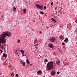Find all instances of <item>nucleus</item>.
I'll return each instance as SVG.
<instances>
[{
  "mask_svg": "<svg viewBox=\"0 0 77 77\" xmlns=\"http://www.w3.org/2000/svg\"><path fill=\"white\" fill-rule=\"evenodd\" d=\"M12 33L11 32L7 31L3 32L0 35V46L3 50H5L6 48V44H5L6 42L5 37L6 36H11Z\"/></svg>",
  "mask_w": 77,
  "mask_h": 77,
  "instance_id": "f257e3e1",
  "label": "nucleus"
},
{
  "mask_svg": "<svg viewBox=\"0 0 77 77\" xmlns=\"http://www.w3.org/2000/svg\"><path fill=\"white\" fill-rule=\"evenodd\" d=\"M47 69L48 70H51L53 68V62L50 61L48 63L47 65Z\"/></svg>",
  "mask_w": 77,
  "mask_h": 77,
  "instance_id": "f03ea898",
  "label": "nucleus"
},
{
  "mask_svg": "<svg viewBox=\"0 0 77 77\" xmlns=\"http://www.w3.org/2000/svg\"><path fill=\"white\" fill-rule=\"evenodd\" d=\"M35 6L37 8H39V9H41V10H42V9H43V7H44V6L42 5H40L38 4H36Z\"/></svg>",
  "mask_w": 77,
  "mask_h": 77,
  "instance_id": "7ed1b4c3",
  "label": "nucleus"
},
{
  "mask_svg": "<svg viewBox=\"0 0 77 77\" xmlns=\"http://www.w3.org/2000/svg\"><path fill=\"white\" fill-rule=\"evenodd\" d=\"M49 40L51 42H54L56 41V39H55L54 37H52L49 39Z\"/></svg>",
  "mask_w": 77,
  "mask_h": 77,
  "instance_id": "20e7f679",
  "label": "nucleus"
},
{
  "mask_svg": "<svg viewBox=\"0 0 77 77\" xmlns=\"http://www.w3.org/2000/svg\"><path fill=\"white\" fill-rule=\"evenodd\" d=\"M51 74L52 75H54L56 74V72L55 71L53 70L51 72Z\"/></svg>",
  "mask_w": 77,
  "mask_h": 77,
  "instance_id": "39448f33",
  "label": "nucleus"
},
{
  "mask_svg": "<svg viewBox=\"0 0 77 77\" xmlns=\"http://www.w3.org/2000/svg\"><path fill=\"white\" fill-rule=\"evenodd\" d=\"M42 72L41 70H39L37 72V74L38 75H41L42 74Z\"/></svg>",
  "mask_w": 77,
  "mask_h": 77,
  "instance_id": "423d86ee",
  "label": "nucleus"
},
{
  "mask_svg": "<svg viewBox=\"0 0 77 77\" xmlns=\"http://www.w3.org/2000/svg\"><path fill=\"white\" fill-rule=\"evenodd\" d=\"M48 45L51 48H53V45L52 44H49Z\"/></svg>",
  "mask_w": 77,
  "mask_h": 77,
  "instance_id": "0eeeda50",
  "label": "nucleus"
},
{
  "mask_svg": "<svg viewBox=\"0 0 77 77\" xmlns=\"http://www.w3.org/2000/svg\"><path fill=\"white\" fill-rule=\"evenodd\" d=\"M56 64L57 65H60V61L59 60H57L56 61Z\"/></svg>",
  "mask_w": 77,
  "mask_h": 77,
  "instance_id": "6e6552de",
  "label": "nucleus"
},
{
  "mask_svg": "<svg viewBox=\"0 0 77 77\" xmlns=\"http://www.w3.org/2000/svg\"><path fill=\"white\" fill-rule=\"evenodd\" d=\"M51 21H52L54 23H56V20L54 18H52L51 19Z\"/></svg>",
  "mask_w": 77,
  "mask_h": 77,
  "instance_id": "1a4fd4ad",
  "label": "nucleus"
},
{
  "mask_svg": "<svg viewBox=\"0 0 77 77\" xmlns=\"http://www.w3.org/2000/svg\"><path fill=\"white\" fill-rule=\"evenodd\" d=\"M14 52L15 53L16 55H18V51L16 50L14 51Z\"/></svg>",
  "mask_w": 77,
  "mask_h": 77,
  "instance_id": "9d476101",
  "label": "nucleus"
},
{
  "mask_svg": "<svg viewBox=\"0 0 77 77\" xmlns=\"http://www.w3.org/2000/svg\"><path fill=\"white\" fill-rule=\"evenodd\" d=\"M3 57H5V58H6V57H7V54H5V53H4Z\"/></svg>",
  "mask_w": 77,
  "mask_h": 77,
  "instance_id": "9b49d317",
  "label": "nucleus"
},
{
  "mask_svg": "<svg viewBox=\"0 0 77 77\" xmlns=\"http://www.w3.org/2000/svg\"><path fill=\"white\" fill-rule=\"evenodd\" d=\"M36 56L37 58H39L40 57V55L39 54H36Z\"/></svg>",
  "mask_w": 77,
  "mask_h": 77,
  "instance_id": "f8f14e48",
  "label": "nucleus"
},
{
  "mask_svg": "<svg viewBox=\"0 0 77 77\" xmlns=\"http://www.w3.org/2000/svg\"><path fill=\"white\" fill-rule=\"evenodd\" d=\"M26 63L28 65H29V64H30V62L29 61V60L27 59Z\"/></svg>",
  "mask_w": 77,
  "mask_h": 77,
  "instance_id": "ddd939ff",
  "label": "nucleus"
},
{
  "mask_svg": "<svg viewBox=\"0 0 77 77\" xmlns=\"http://www.w3.org/2000/svg\"><path fill=\"white\" fill-rule=\"evenodd\" d=\"M68 41V38H66L64 40V42L66 43L68 42V41Z\"/></svg>",
  "mask_w": 77,
  "mask_h": 77,
  "instance_id": "4468645a",
  "label": "nucleus"
},
{
  "mask_svg": "<svg viewBox=\"0 0 77 77\" xmlns=\"http://www.w3.org/2000/svg\"><path fill=\"white\" fill-rule=\"evenodd\" d=\"M44 64H45L46 63V62H48V60H47V59H46L45 60V61H44Z\"/></svg>",
  "mask_w": 77,
  "mask_h": 77,
  "instance_id": "2eb2a0df",
  "label": "nucleus"
},
{
  "mask_svg": "<svg viewBox=\"0 0 77 77\" xmlns=\"http://www.w3.org/2000/svg\"><path fill=\"white\" fill-rule=\"evenodd\" d=\"M20 52L22 54H24V51L23 50H20Z\"/></svg>",
  "mask_w": 77,
  "mask_h": 77,
  "instance_id": "dca6fc26",
  "label": "nucleus"
},
{
  "mask_svg": "<svg viewBox=\"0 0 77 77\" xmlns=\"http://www.w3.org/2000/svg\"><path fill=\"white\" fill-rule=\"evenodd\" d=\"M59 38H60V39H63V37L62 36L60 35L59 36Z\"/></svg>",
  "mask_w": 77,
  "mask_h": 77,
  "instance_id": "f3484780",
  "label": "nucleus"
},
{
  "mask_svg": "<svg viewBox=\"0 0 77 77\" xmlns=\"http://www.w3.org/2000/svg\"><path fill=\"white\" fill-rule=\"evenodd\" d=\"M22 63L23 65V66H25V65H26V63L24 62H23Z\"/></svg>",
  "mask_w": 77,
  "mask_h": 77,
  "instance_id": "a211bd4d",
  "label": "nucleus"
},
{
  "mask_svg": "<svg viewBox=\"0 0 77 77\" xmlns=\"http://www.w3.org/2000/svg\"><path fill=\"white\" fill-rule=\"evenodd\" d=\"M23 13H26V10L24 9L23 10Z\"/></svg>",
  "mask_w": 77,
  "mask_h": 77,
  "instance_id": "6ab92c4d",
  "label": "nucleus"
},
{
  "mask_svg": "<svg viewBox=\"0 0 77 77\" xmlns=\"http://www.w3.org/2000/svg\"><path fill=\"white\" fill-rule=\"evenodd\" d=\"M13 9L14 11H16V8L15 7H13Z\"/></svg>",
  "mask_w": 77,
  "mask_h": 77,
  "instance_id": "aec40b11",
  "label": "nucleus"
},
{
  "mask_svg": "<svg viewBox=\"0 0 77 77\" xmlns=\"http://www.w3.org/2000/svg\"><path fill=\"white\" fill-rule=\"evenodd\" d=\"M40 13L41 14H42V15H44V12H40Z\"/></svg>",
  "mask_w": 77,
  "mask_h": 77,
  "instance_id": "412c9836",
  "label": "nucleus"
},
{
  "mask_svg": "<svg viewBox=\"0 0 77 77\" xmlns=\"http://www.w3.org/2000/svg\"><path fill=\"white\" fill-rule=\"evenodd\" d=\"M62 45H65V43L64 42H63L62 43Z\"/></svg>",
  "mask_w": 77,
  "mask_h": 77,
  "instance_id": "4be33fe9",
  "label": "nucleus"
},
{
  "mask_svg": "<svg viewBox=\"0 0 77 77\" xmlns=\"http://www.w3.org/2000/svg\"><path fill=\"white\" fill-rule=\"evenodd\" d=\"M20 42H21V41H20V40H19L17 41V42H18V43H20Z\"/></svg>",
  "mask_w": 77,
  "mask_h": 77,
  "instance_id": "5701e85b",
  "label": "nucleus"
},
{
  "mask_svg": "<svg viewBox=\"0 0 77 77\" xmlns=\"http://www.w3.org/2000/svg\"><path fill=\"white\" fill-rule=\"evenodd\" d=\"M44 8L45 9L47 8V7L45 6L44 7Z\"/></svg>",
  "mask_w": 77,
  "mask_h": 77,
  "instance_id": "b1692460",
  "label": "nucleus"
},
{
  "mask_svg": "<svg viewBox=\"0 0 77 77\" xmlns=\"http://www.w3.org/2000/svg\"><path fill=\"white\" fill-rule=\"evenodd\" d=\"M0 51H1V53H3V51H2V50H0Z\"/></svg>",
  "mask_w": 77,
  "mask_h": 77,
  "instance_id": "393cba45",
  "label": "nucleus"
},
{
  "mask_svg": "<svg viewBox=\"0 0 77 77\" xmlns=\"http://www.w3.org/2000/svg\"><path fill=\"white\" fill-rule=\"evenodd\" d=\"M51 5H53V3L51 2Z\"/></svg>",
  "mask_w": 77,
  "mask_h": 77,
  "instance_id": "a878e982",
  "label": "nucleus"
},
{
  "mask_svg": "<svg viewBox=\"0 0 77 77\" xmlns=\"http://www.w3.org/2000/svg\"><path fill=\"white\" fill-rule=\"evenodd\" d=\"M59 73H60V72H57V74H59Z\"/></svg>",
  "mask_w": 77,
  "mask_h": 77,
  "instance_id": "bb28decb",
  "label": "nucleus"
},
{
  "mask_svg": "<svg viewBox=\"0 0 77 77\" xmlns=\"http://www.w3.org/2000/svg\"><path fill=\"white\" fill-rule=\"evenodd\" d=\"M18 76V74H16V77H17V76Z\"/></svg>",
  "mask_w": 77,
  "mask_h": 77,
  "instance_id": "cd10ccee",
  "label": "nucleus"
},
{
  "mask_svg": "<svg viewBox=\"0 0 77 77\" xmlns=\"http://www.w3.org/2000/svg\"><path fill=\"white\" fill-rule=\"evenodd\" d=\"M39 33H42V32L40 31V32H39Z\"/></svg>",
  "mask_w": 77,
  "mask_h": 77,
  "instance_id": "c85d7f7f",
  "label": "nucleus"
},
{
  "mask_svg": "<svg viewBox=\"0 0 77 77\" xmlns=\"http://www.w3.org/2000/svg\"><path fill=\"white\" fill-rule=\"evenodd\" d=\"M32 65H33L32 64H30V66H32Z\"/></svg>",
  "mask_w": 77,
  "mask_h": 77,
  "instance_id": "c756f323",
  "label": "nucleus"
},
{
  "mask_svg": "<svg viewBox=\"0 0 77 77\" xmlns=\"http://www.w3.org/2000/svg\"><path fill=\"white\" fill-rule=\"evenodd\" d=\"M1 17H2V18H3V15H2Z\"/></svg>",
  "mask_w": 77,
  "mask_h": 77,
  "instance_id": "7c9ffc66",
  "label": "nucleus"
},
{
  "mask_svg": "<svg viewBox=\"0 0 77 77\" xmlns=\"http://www.w3.org/2000/svg\"><path fill=\"white\" fill-rule=\"evenodd\" d=\"M36 45H37V46H38V44H37Z\"/></svg>",
  "mask_w": 77,
  "mask_h": 77,
  "instance_id": "2f4dec72",
  "label": "nucleus"
},
{
  "mask_svg": "<svg viewBox=\"0 0 77 77\" xmlns=\"http://www.w3.org/2000/svg\"><path fill=\"white\" fill-rule=\"evenodd\" d=\"M5 51V52H6V51Z\"/></svg>",
  "mask_w": 77,
  "mask_h": 77,
  "instance_id": "473e14b6",
  "label": "nucleus"
},
{
  "mask_svg": "<svg viewBox=\"0 0 77 77\" xmlns=\"http://www.w3.org/2000/svg\"><path fill=\"white\" fill-rule=\"evenodd\" d=\"M1 75V73H0V75Z\"/></svg>",
  "mask_w": 77,
  "mask_h": 77,
  "instance_id": "72a5a7b5",
  "label": "nucleus"
},
{
  "mask_svg": "<svg viewBox=\"0 0 77 77\" xmlns=\"http://www.w3.org/2000/svg\"><path fill=\"white\" fill-rule=\"evenodd\" d=\"M76 20H77V18H76Z\"/></svg>",
  "mask_w": 77,
  "mask_h": 77,
  "instance_id": "f704fd0d",
  "label": "nucleus"
},
{
  "mask_svg": "<svg viewBox=\"0 0 77 77\" xmlns=\"http://www.w3.org/2000/svg\"><path fill=\"white\" fill-rule=\"evenodd\" d=\"M34 46H35V45H34Z\"/></svg>",
  "mask_w": 77,
  "mask_h": 77,
  "instance_id": "c9c22d12",
  "label": "nucleus"
},
{
  "mask_svg": "<svg viewBox=\"0 0 77 77\" xmlns=\"http://www.w3.org/2000/svg\"><path fill=\"white\" fill-rule=\"evenodd\" d=\"M33 21H34V20H33Z\"/></svg>",
  "mask_w": 77,
  "mask_h": 77,
  "instance_id": "e433bc0d",
  "label": "nucleus"
},
{
  "mask_svg": "<svg viewBox=\"0 0 77 77\" xmlns=\"http://www.w3.org/2000/svg\"><path fill=\"white\" fill-rule=\"evenodd\" d=\"M33 21H34V20H33Z\"/></svg>",
  "mask_w": 77,
  "mask_h": 77,
  "instance_id": "4c0bfd02",
  "label": "nucleus"
},
{
  "mask_svg": "<svg viewBox=\"0 0 77 77\" xmlns=\"http://www.w3.org/2000/svg\"><path fill=\"white\" fill-rule=\"evenodd\" d=\"M33 21H34V20H33Z\"/></svg>",
  "mask_w": 77,
  "mask_h": 77,
  "instance_id": "58836bf2",
  "label": "nucleus"
},
{
  "mask_svg": "<svg viewBox=\"0 0 77 77\" xmlns=\"http://www.w3.org/2000/svg\"><path fill=\"white\" fill-rule=\"evenodd\" d=\"M77 1V0H76Z\"/></svg>",
  "mask_w": 77,
  "mask_h": 77,
  "instance_id": "ea45409f",
  "label": "nucleus"
}]
</instances>
